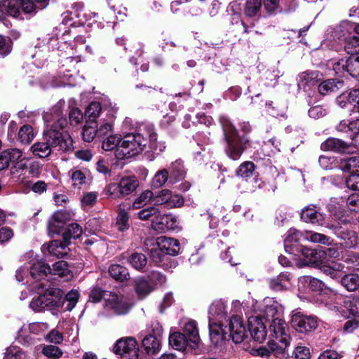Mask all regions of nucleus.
I'll list each match as a JSON object with an SVG mask.
<instances>
[{"label": "nucleus", "mask_w": 359, "mask_h": 359, "mask_svg": "<svg viewBox=\"0 0 359 359\" xmlns=\"http://www.w3.org/2000/svg\"><path fill=\"white\" fill-rule=\"evenodd\" d=\"M138 217L142 220L151 219V227L156 230L157 223H155L154 220L157 218V208L155 206L149 207L148 208L140 210L138 213Z\"/></svg>", "instance_id": "nucleus-50"}, {"label": "nucleus", "mask_w": 359, "mask_h": 359, "mask_svg": "<svg viewBox=\"0 0 359 359\" xmlns=\"http://www.w3.org/2000/svg\"><path fill=\"white\" fill-rule=\"evenodd\" d=\"M68 176L70 177L74 187H79L86 183V175L81 170L72 168L68 172Z\"/></svg>", "instance_id": "nucleus-55"}, {"label": "nucleus", "mask_w": 359, "mask_h": 359, "mask_svg": "<svg viewBox=\"0 0 359 359\" xmlns=\"http://www.w3.org/2000/svg\"><path fill=\"white\" fill-rule=\"evenodd\" d=\"M50 272V268L41 261H38L29 266V276L36 280L41 279Z\"/></svg>", "instance_id": "nucleus-34"}, {"label": "nucleus", "mask_w": 359, "mask_h": 359, "mask_svg": "<svg viewBox=\"0 0 359 359\" xmlns=\"http://www.w3.org/2000/svg\"><path fill=\"white\" fill-rule=\"evenodd\" d=\"M169 344L175 349L180 351L190 348L189 340L182 332H174L169 336Z\"/></svg>", "instance_id": "nucleus-29"}, {"label": "nucleus", "mask_w": 359, "mask_h": 359, "mask_svg": "<svg viewBox=\"0 0 359 359\" xmlns=\"http://www.w3.org/2000/svg\"><path fill=\"white\" fill-rule=\"evenodd\" d=\"M299 283L304 286H308L311 290L318 293L325 292L328 289L323 281L309 276L301 277Z\"/></svg>", "instance_id": "nucleus-32"}, {"label": "nucleus", "mask_w": 359, "mask_h": 359, "mask_svg": "<svg viewBox=\"0 0 359 359\" xmlns=\"http://www.w3.org/2000/svg\"><path fill=\"white\" fill-rule=\"evenodd\" d=\"M41 250L44 255L63 257L67 253V243H62L60 241L54 240L48 244H43Z\"/></svg>", "instance_id": "nucleus-24"}, {"label": "nucleus", "mask_w": 359, "mask_h": 359, "mask_svg": "<svg viewBox=\"0 0 359 359\" xmlns=\"http://www.w3.org/2000/svg\"><path fill=\"white\" fill-rule=\"evenodd\" d=\"M301 219L302 221L323 226L325 224V215L319 212L315 205H309L304 207L301 212Z\"/></svg>", "instance_id": "nucleus-21"}, {"label": "nucleus", "mask_w": 359, "mask_h": 359, "mask_svg": "<svg viewBox=\"0 0 359 359\" xmlns=\"http://www.w3.org/2000/svg\"><path fill=\"white\" fill-rule=\"evenodd\" d=\"M64 100H60L50 113L43 115L46 128L43 133V140L34 143L30 148L32 154L39 158H46L54 151H65L72 147L71 137L64 131L67 121L62 116Z\"/></svg>", "instance_id": "nucleus-1"}, {"label": "nucleus", "mask_w": 359, "mask_h": 359, "mask_svg": "<svg viewBox=\"0 0 359 359\" xmlns=\"http://www.w3.org/2000/svg\"><path fill=\"white\" fill-rule=\"evenodd\" d=\"M345 98L347 99L348 103H355L354 104V109L359 113V88L351 90L347 96L343 95L338 97L337 101L341 107H346Z\"/></svg>", "instance_id": "nucleus-40"}, {"label": "nucleus", "mask_w": 359, "mask_h": 359, "mask_svg": "<svg viewBox=\"0 0 359 359\" xmlns=\"http://www.w3.org/2000/svg\"><path fill=\"white\" fill-rule=\"evenodd\" d=\"M304 241H310L313 243H321L324 245H330L332 242V240L329 236L323 233L313 231L304 232Z\"/></svg>", "instance_id": "nucleus-49"}, {"label": "nucleus", "mask_w": 359, "mask_h": 359, "mask_svg": "<svg viewBox=\"0 0 359 359\" xmlns=\"http://www.w3.org/2000/svg\"><path fill=\"white\" fill-rule=\"evenodd\" d=\"M178 227V223L175 216L171 214L161 215L158 213V234L165 231H173Z\"/></svg>", "instance_id": "nucleus-31"}, {"label": "nucleus", "mask_w": 359, "mask_h": 359, "mask_svg": "<svg viewBox=\"0 0 359 359\" xmlns=\"http://www.w3.org/2000/svg\"><path fill=\"white\" fill-rule=\"evenodd\" d=\"M219 120L226 142L225 154L233 161L238 160L250 144L248 134L251 131V126L248 122L241 123L240 128L244 134L240 135L236 128L228 116L222 115Z\"/></svg>", "instance_id": "nucleus-2"}, {"label": "nucleus", "mask_w": 359, "mask_h": 359, "mask_svg": "<svg viewBox=\"0 0 359 359\" xmlns=\"http://www.w3.org/2000/svg\"><path fill=\"white\" fill-rule=\"evenodd\" d=\"M110 276L115 280L124 281L129 278V273L128 269L119 264H112L109 268Z\"/></svg>", "instance_id": "nucleus-41"}, {"label": "nucleus", "mask_w": 359, "mask_h": 359, "mask_svg": "<svg viewBox=\"0 0 359 359\" xmlns=\"http://www.w3.org/2000/svg\"><path fill=\"white\" fill-rule=\"evenodd\" d=\"M271 336L276 339H288L290 337L288 334V327L286 323L280 317L273 318L269 325Z\"/></svg>", "instance_id": "nucleus-23"}, {"label": "nucleus", "mask_w": 359, "mask_h": 359, "mask_svg": "<svg viewBox=\"0 0 359 359\" xmlns=\"http://www.w3.org/2000/svg\"><path fill=\"white\" fill-rule=\"evenodd\" d=\"M290 345L288 339H276L269 341V348L272 355L276 357L285 358L286 355H289L287 347Z\"/></svg>", "instance_id": "nucleus-30"}, {"label": "nucleus", "mask_w": 359, "mask_h": 359, "mask_svg": "<svg viewBox=\"0 0 359 359\" xmlns=\"http://www.w3.org/2000/svg\"><path fill=\"white\" fill-rule=\"evenodd\" d=\"M336 129L339 132L348 133L351 144L359 147V118L342 120L336 126Z\"/></svg>", "instance_id": "nucleus-15"}, {"label": "nucleus", "mask_w": 359, "mask_h": 359, "mask_svg": "<svg viewBox=\"0 0 359 359\" xmlns=\"http://www.w3.org/2000/svg\"><path fill=\"white\" fill-rule=\"evenodd\" d=\"M344 42H345L344 50L347 53L351 55V54L358 53L355 48L359 46V38L355 34L352 35L348 40Z\"/></svg>", "instance_id": "nucleus-62"}, {"label": "nucleus", "mask_w": 359, "mask_h": 359, "mask_svg": "<svg viewBox=\"0 0 359 359\" xmlns=\"http://www.w3.org/2000/svg\"><path fill=\"white\" fill-rule=\"evenodd\" d=\"M114 353L122 359H138L139 346L136 339L133 337H123L115 343L113 348Z\"/></svg>", "instance_id": "nucleus-11"}, {"label": "nucleus", "mask_w": 359, "mask_h": 359, "mask_svg": "<svg viewBox=\"0 0 359 359\" xmlns=\"http://www.w3.org/2000/svg\"><path fill=\"white\" fill-rule=\"evenodd\" d=\"M126 205L121 204L118 208L117 220L116 225L118 229L121 231H123L128 229V219L129 216L128 212L126 211L125 208Z\"/></svg>", "instance_id": "nucleus-45"}, {"label": "nucleus", "mask_w": 359, "mask_h": 359, "mask_svg": "<svg viewBox=\"0 0 359 359\" xmlns=\"http://www.w3.org/2000/svg\"><path fill=\"white\" fill-rule=\"evenodd\" d=\"M210 340L215 348L222 350L230 338L236 344L242 342L248 337V331L241 316L233 315L228 325L208 324Z\"/></svg>", "instance_id": "nucleus-3"}, {"label": "nucleus", "mask_w": 359, "mask_h": 359, "mask_svg": "<svg viewBox=\"0 0 359 359\" xmlns=\"http://www.w3.org/2000/svg\"><path fill=\"white\" fill-rule=\"evenodd\" d=\"M344 266L341 264L332 262L330 265H324L320 268L322 272L332 279H341V271Z\"/></svg>", "instance_id": "nucleus-44"}, {"label": "nucleus", "mask_w": 359, "mask_h": 359, "mask_svg": "<svg viewBox=\"0 0 359 359\" xmlns=\"http://www.w3.org/2000/svg\"><path fill=\"white\" fill-rule=\"evenodd\" d=\"M36 133L33 128L29 125L22 126L18 135V140L22 144H29L34 138Z\"/></svg>", "instance_id": "nucleus-42"}, {"label": "nucleus", "mask_w": 359, "mask_h": 359, "mask_svg": "<svg viewBox=\"0 0 359 359\" xmlns=\"http://www.w3.org/2000/svg\"><path fill=\"white\" fill-rule=\"evenodd\" d=\"M153 200H154L153 192L148 189L144 190L135 198L131 207L133 209H139L147 205Z\"/></svg>", "instance_id": "nucleus-48"}, {"label": "nucleus", "mask_w": 359, "mask_h": 359, "mask_svg": "<svg viewBox=\"0 0 359 359\" xmlns=\"http://www.w3.org/2000/svg\"><path fill=\"white\" fill-rule=\"evenodd\" d=\"M149 283L144 279H138L135 283V292L140 299L144 298L151 291Z\"/></svg>", "instance_id": "nucleus-58"}, {"label": "nucleus", "mask_w": 359, "mask_h": 359, "mask_svg": "<svg viewBox=\"0 0 359 359\" xmlns=\"http://www.w3.org/2000/svg\"><path fill=\"white\" fill-rule=\"evenodd\" d=\"M264 8L269 14H273L282 10L289 12L286 8V0H262Z\"/></svg>", "instance_id": "nucleus-39"}, {"label": "nucleus", "mask_w": 359, "mask_h": 359, "mask_svg": "<svg viewBox=\"0 0 359 359\" xmlns=\"http://www.w3.org/2000/svg\"><path fill=\"white\" fill-rule=\"evenodd\" d=\"M139 186V182L135 176L123 177L118 183L109 184L107 187V193L111 197L116 198L125 196L133 193Z\"/></svg>", "instance_id": "nucleus-10"}, {"label": "nucleus", "mask_w": 359, "mask_h": 359, "mask_svg": "<svg viewBox=\"0 0 359 359\" xmlns=\"http://www.w3.org/2000/svg\"><path fill=\"white\" fill-rule=\"evenodd\" d=\"M82 228L79 224L76 223L69 224L62 233L64 241L68 243L71 238H78L82 234Z\"/></svg>", "instance_id": "nucleus-46"}, {"label": "nucleus", "mask_w": 359, "mask_h": 359, "mask_svg": "<svg viewBox=\"0 0 359 359\" xmlns=\"http://www.w3.org/2000/svg\"><path fill=\"white\" fill-rule=\"evenodd\" d=\"M110 307L117 314H125L129 309V304L123 299V297H118L116 294H112L108 299Z\"/></svg>", "instance_id": "nucleus-35"}, {"label": "nucleus", "mask_w": 359, "mask_h": 359, "mask_svg": "<svg viewBox=\"0 0 359 359\" xmlns=\"http://www.w3.org/2000/svg\"><path fill=\"white\" fill-rule=\"evenodd\" d=\"M325 226L332 230L343 248H354L358 245V234L351 229V222L346 218H340L337 223L328 224Z\"/></svg>", "instance_id": "nucleus-5"}, {"label": "nucleus", "mask_w": 359, "mask_h": 359, "mask_svg": "<svg viewBox=\"0 0 359 359\" xmlns=\"http://www.w3.org/2000/svg\"><path fill=\"white\" fill-rule=\"evenodd\" d=\"M4 359H28V356L20 347L11 346L6 348Z\"/></svg>", "instance_id": "nucleus-53"}, {"label": "nucleus", "mask_w": 359, "mask_h": 359, "mask_svg": "<svg viewBox=\"0 0 359 359\" xmlns=\"http://www.w3.org/2000/svg\"><path fill=\"white\" fill-rule=\"evenodd\" d=\"M184 203V198L179 194H172L168 189L158 191V205H164L168 208H180Z\"/></svg>", "instance_id": "nucleus-17"}, {"label": "nucleus", "mask_w": 359, "mask_h": 359, "mask_svg": "<svg viewBox=\"0 0 359 359\" xmlns=\"http://www.w3.org/2000/svg\"><path fill=\"white\" fill-rule=\"evenodd\" d=\"M248 331L252 338L258 342H262L266 337V325L259 316L248 318Z\"/></svg>", "instance_id": "nucleus-16"}, {"label": "nucleus", "mask_w": 359, "mask_h": 359, "mask_svg": "<svg viewBox=\"0 0 359 359\" xmlns=\"http://www.w3.org/2000/svg\"><path fill=\"white\" fill-rule=\"evenodd\" d=\"M262 0H246L243 13L248 18H258L261 14Z\"/></svg>", "instance_id": "nucleus-36"}, {"label": "nucleus", "mask_w": 359, "mask_h": 359, "mask_svg": "<svg viewBox=\"0 0 359 359\" xmlns=\"http://www.w3.org/2000/svg\"><path fill=\"white\" fill-rule=\"evenodd\" d=\"M142 346L149 355H155L157 351V337L155 329L149 330L142 340Z\"/></svg>", "instance_id": "nucleus-28"}, {"label": "nucleus", "mask_w": 359, "mask_h": 359, "mask_svg": "<svg viewBox=\"0 0 359 359\" xmlns=\"http://www.w3.org/2000/svg\"><path fill=\"white\" fill-rule=\"evenodd\" d=\"M102 110L101 104L98 102H92L86 109V116L90 121H94L100 115Z\"/></svg>", "instance_id": "nucleus-59"}, {"label": "nucleus", "mask_w": 359, "mask_h": 359, "mask_svg": "<svg viewBox=\"0 0 359 359\" xmlns=\"http://www.w3.org/2000/svg\"><path fill=\"white\" fill-rule=\"evenodd\" d=\"M322 74L318 71L308 70L299 75L297 84L299 88L306 90V87L315 85L321 79Z\"/></svg>", "instance_id": "nucleus-25"}, {"label": "nucleus", "mask_w": 359, "mask_h": 359, "mask_svg": "<svg viewBox=\"0 0 359 359\" xmlns=\"http://www.w3.org/2000/svg\"><path fill=\"white\" fill-rule=\"evenodd\" d=\"M180 250V243L177 240L165 236H158V252L175 256L179 254Z\"/></svg>", "instance_id": "nucleus-22"}, {"label": "nucleus", "mask_w": 359, "mask_h": 359, "mask_svg": "<svg viewBox=\"0 0 359 359\" xmlns=\"http://www.w3.org/2000/svg\"><path fill=\"white\" fill-rule=\"evenodd\" d=\"M226 307V302L222 299L213 302L208 310V324L229 323L231 317L227 320Z\"/></svg>", "instance_id": "nucleus-13"}, {"label": "nucleus", "mask_w": 359, "mask_h": 359, "mask_svg": "<svg viewBox=\"0 0 359 359\" xmlns=\"http://www.w3.org/2000/svg\"><path fill=\"white\" fill-rule=\"evenodd\" d=\"M321 149L344 153L349 148V144L338 138L330 137L321 144Z\"/></svg>", "instance_id": "nucleus-27"}, {"label": "nucleus", "mask_w": 359, "mask_h": 359, "mask_svg": "<svg viewBox=\"0 0 359 359\" xmlns=\"http://www.w3.org/2000/svg\"><path fill=\"white\" fill-rule=\"evenodd\" d=\"M62 292L55 287L48 288L43 294L34 297L29 307L34 311H41L53 306H60L62 303Z\"/></svg>", "instance_id": "nucleus-6"}, {"label": "nucleus", "mask_w": 359, "mask_h": 359, "mask_svg": "<svg viewBox=\"0 0 359 359\" xmlns=\"http://www.w3.org/2000/svg\"><path fill=\"white\" fill-rule=\"evenodd\" d=\"M186 175L184 161L181 158L177 159L170 163L168 168L158 170V187L165 184L172 186L184 179Z\"/></svg>", "instance_id": "nucleus-7"}, {"label": "nucleus", "mask_w": 359, "mask_h": 359, "mask_svg": "<svg viewBox=\"0 0 359 359\" xmlns=\"http://www.w3.org/2000/svg\"><path fill=\"white\" fill-rule=\"evenodd\" d=\"M341 284L349 292H359V271L351 273L341 278Z\"/></svg>", "instance_id": "nucleus-33"}, {"label": "nucleus", "mask_w": 359, "mask_h": 359, "mask_svg": "<svg viewBox=\"0 0 359 359\" xmlns=\"http://www.w3.org/2000/svg\"><path fill=\"white\" fill-rule=\"evenodd\" d=\"M330 64L332 65L333 70L336 74L343 76L346 72L348 73V58L331 61Z\"/></svg>", "instance_id": "nucleus-61"}, {"label": "nucleus", "mask_w": 359, "mask_h": 359, "mask_svg": "<svg viewBox=\"0 0 359 359\" xmlns=\"http://www.w3.org/2000/svg\"><path fill=\"white\" fill-rule=\"evenodd\" d=\"M182 334L189 340L190 348L196 349L199 347L201 342L198 323L193 319H185L180 324Z\"/></svg>", "instance_id": "nucleus-14"}, {"label": "nucleus", "mask_w": 359, "mask_h": 359, "mask_svg": "<svg viewBox=\"0 0 359 359\" xmlns=\"http://www.w3.org/2000/svg\"><path fill=\"white\" fill-rule=\"evenodd\" d=\"M255 171V165L251 161H245L240 165L236 174L237 176L245 179L246 181L253 175Z\"/></svg>", "instance_id": "nucleus-51"}, {"label": "nucleus", "mask_w": 359, "mask_h": 359, "mask_svg": "<svg viewBox=\"0 0 359 359\" xmlns=\"http://www.w3.org/2000/svg\"><path fill=\"white\" fill-rule=\"evenodd\" d=\"M97 124L94 121H88L86 123L83 128V139L84 141L90 142L97 135L96 131Z\"/></svg>", "instance_id": "nucleus-56"}, {"label": "nucleus", "mask_w": 359, "mask_h": 359, "mask_svg": "<svg viewBox=\"0 0 359 359\" xmlns=\"http://www.w3.org/2000/svg\"><path fill=\"white\" fill-rule=\"evenodd\" d=\"M269 287L274 291L285 290L291 285V276L287 272L280 273L276 277L269 279Z\"/></svg>", "instance_id": "nucleus-26"}, {"label": "nucleus", "mask_w": 359, "mask_h": 359, "mask_svg": "<svg viewBox=\"0 0 359 359\" xmlns=\"http://www.w3.org/2000/svg\"><path fill=\"white\" fill-rule=\"evenodd\" d=\"M310 351L305 346H297L292 351L290 359H309Z\"/></svg>", "instance_id": "nucleus-64"}, {"label": "nucleus", "mask_w": 359, "mask_h": 359, "mask_svg": "<svg viewBox=\"0 0 359 359\" xmlns=\"http://www.w3.org/2000/svg\"><path fill=\"white\" fill-rule=\"evenodd\" d=\"M348 73L352 77L359 76V53L351 54L348 57Z\"/></svg>", "instance_id": "nucleus-54"}, {"label": "nucleus", "mask_w": 359, "mask_h": 359, "mask_svg": "<svg viewBox=\"0 0 359 359\" xmlns=\"http://www.w3.org/2000/svg\"><path fill=\"white\" fill-rule=\"evenodd\" d=\"M42 353L48 357L54 358H59L62 355V350L59 347L53 345L45 346L42 350Z\"/></svg>", "instance_id": "nucleus-63"}, {"label": "nucleus", "mask_w": 359, "mask_h": 359, "mask_svg": "<svg viewBox=\"0 0 359 359\" xmlns=\"http://www.w3.org/2000/svg\"><path fill=\"white\" fill-rule=\"evenodd\" d=\"M49 273L54 275H58L60 277H67V278L72 277L68 264L67 262L63 260L55 262L53 265V268L50 269V272Z\"/></svg>", "instance_id": "nucleus-47"}, {"label": "nucleus", "mask_w": 359, "mask_h": 359, "mask_svg": "<svg viewBox=\"0 0 359 359\" xmlns=\"http://www.w3.org/2000/svg\"><path fill=\"white\" fill-rule=\"evenodd\" d=\"M290 324L297 332L309 334L318 327V319L313 315H307L301 311L294 310L291 315Z\"/></svg>", "instance_id": "nucleus-8"}, {"label": "nucleus", "mask_w": 359, "mask_h": 359, "mask_svg": "<svg viewBox=\"0 0 359 359\" xmlns=\"http://www.w3.org/2000/svg\"><path fill=\"white\" fill-rule=\"evenodd\" d=\"M339 168L345 172H354L359 169V156H353L341 158L339 163Z\"/></svg>", "instance_id": "nucleus-38"}, {"label": "nucleus", "mask_w": 359, "mask_h": 359, "mask_svg": "<svg viewBox=\"0 0 359 359\" xmlns=\"http://www.w3.org/2000/svg\"><path fill=\"white\" fill-rule=\"evenodd\" d=\"M303 241H304V232L299 231L294 228H290L284 241L285 251L290 254H296L297 246L301 247L300 243Z\"/></svg>", "instance_id": "nucleus-18"}, {"label": "nucleus", "mask_w": 359, "mask_h": 359, "mask_svg": "<svg viewBox=\"0 0 359 359\" xmlns=\"http://www.w3.org/2000/svg\"><path fill=\"white\" fill-rule=\"evenodd\" d=\"M344 82L341 80L327 79L318 86V92L321 95H327L336 92L343 86Z\"/></svg>", "instance_id": "nucleus-37"}, {"label": "nucleus", "mask_w": 359, "mask_h": 359, "mask_svg": "<svg viewBox=\"0 0 359 359\" xmlns=\"http://www.w3.org/2000/svg\"><path fill=\"white\" fill-rule=\"evenodd\" d=\"M297 248L294 255L299 257V264L300 266L316 265L320 259V255L316 250L302 245Z\"/></svg>", "instance_id": "nucleus-19"}, {"label": "nucleus", "mask_w": 359, "mask_h": 359, "mask_svg": "<svg viewBox=\"0 0 359 359\" xmlns=\"http://www.w3.org/2000/svg\"><path fill=\"white\" fill-rule=\"evenodd\" d=\"M283 312V307L280 304L276 301L273 298L266 297L264 299L263 311L259 316L264 318L266 321L272 320L276 317H280Z\"/></svg>", "instance_id": "nucleus-20"}, {"label": "nucleus", "mask_w": 359, "mask_h": 359, "mask_svg": "<svg viewBox=\"0 0 359 359\" xmlns=\"http://www.w3.org/2000/svg\"><path fill=\"white\" fill-rule=\"evenodd\" d=\"M121 139L117 135H109L103 140L102 147L105 151L116 149L120 144Z\"/></svg>", "instance_id": "nucleus-57"}, {"label": "nucleus", "mask_w": 359, "mask_h": 359, "mask_svg": "<svg viewBox=\"0 0 359 359\" xmlns=\"http://www.w3.org/2000/svg\"><path fill=\"white\" fill-rule=\"evenodd\" d=\"M129 262L133 268L140 270L145 266L147 259L144 255L135 252L131 255Z\"/></svg>", "instance_id": "nucleus-60"}, {"label": "nucleus", "mask_w": 359, "mask_h": 359, "mask_svg": "<svg viewBox=\"0 0 359 359\" xmlns=\"http://www.w3.org/2000/svg\"><path fill=\"white\" fill-rule=\"evenodd\" d=\"M238 10H240L239 5L237 4V2L233 1L229 4L227 11H231L233 13H234V15L232 18V24H236L237 27L243 31V32L248 33L249 27L246 25L245 22L241 20L239 14L236 13V11Z\"/></svg>", "instance_id": "nucleus-43"}, {"label": "nucleus", "mask_w": 359, "mask_h": 359, "mask_svg": "<svg viewBox=\"0 0 359 359\" xmlns=\"http://www.w3.org/2000/svg\"><path fill=\"white\" fill-rule=\"evenodd\" d=\"M265 107L266 113L273 117L278 118L279 116H284L285 114V107H280L278 104L274 103L272 101L266 102Z\"/></svg>", "instance_id": "nucleus-52"}, {"label": "nucleus", "mask_w": 359, "mask_h": 359, "mask_svg": "<svg viewBox=\"0 0 359 359\" xmlns=\"http://www.w3.org/2000/svg\"><path fill=\"white\" fill-rule=\"evenodd\" d=\"M358 25L347 20L342 21L334 27L327 29V40L340 43L348 40L353 34H359Z\"/></svg>", "instance_id": "nucleus-9"}, {"label": "nucleus", "mask_w": 359, "mask_h": 359, "mask_svg": "<svg viewBox=\"0 0 359 359\" xmlns=\"http://www.w3.org/2000/svg\"><path fill=\"white\" fill-rule=\"evenodd\" d=\"M144 140L140 134L128 133L121 139L120 144L115 150V156L118 159L132 158L143 150Z\"/></svg>", "instance_id": "nucleus-4"}, {"label": "nucleus", "mask_w": 359, "mask_h": 359, "mask_svg": "<svg viewBox=\"0 0 359 359\" xmlns=\"http://www.w3.org/2000/svg\"><path fill=\"white\" fill-rule=\"evenodd\" d=\"M47 0H16V4H11L8 0H5L4 13L13 18H20L21 10L25 13H32L39 6L37 4H45Z\"/></svg>", "instance_id": "nucleus-12"}]
</instances>
